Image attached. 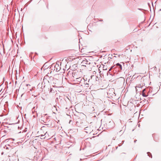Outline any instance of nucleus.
<instances>
[{
	"mask_svg": "<svg viewBox=\"0 0 161 161\" xmlns=\"http://www.w3.org/2000/svg\"><path fill=\"white\" fill-rule=\"evenodd\" d=\"M99 78L96 75H92L89 79L88 82L91 83L92 85H96L99 83Z\"/></svg>",
	"mask_w": 161,
	"mask_h": 161,
	"instance_id": "1",
	"label": "nucleus"
},
{
	"mask_svg": "<svg viewBox=\"0 0 161 161\" xmlns=\"http://www.w3.org/2000/svg\"><path fill=\"white\" fill-rule=\"evenodd\" d=\"M86 122H85L81 120H80L78 121H76V125L77 126L82 128L85 127L86 126Z\"/></svg>",
	"mask_w": 161,
	"mask_h": 161,
	"instance_id": "2",
	"label": "nucleus"
},
{
	"mask_svg": "<svg viewBox=\"0 0 161 161\" xmlns=\"http://www.w3.org/2000/svg\"><path fill=\"white\" fill-rule=\"evenodd\" d=\"M50 69L52 70L58 71L60 70V67L58 64H53L51 65Z\"/></svg>",
	"mask_w": 161,
	"mask_h": 161,
	"instance_id": "3",
	"label": "nucleus"
},
{
	"mask_svg": "<svg viewBox=\"0 0 161 161\" xmlns=\"http://www.w3.org/2000/svg\"><path fill=\"white\" fill-rule=\"evenodd\" d=\"M52 82L55 84V86L58 87L61 85L62 81L61 80L57 79L56 78H53Z\"/></svg>",
	"mask_w": 161,
	"mask_h": 161,
	"instance_id": "4",
	"label": "nucleus"
},
{
	"mask_svg": "<svg viewBox=\"0 0 161 161\" xmlns=\"http://www.w3.org/2000/svg\"><path fill=\"white\" fill-rule=\"evenodd\" d=\"M19 120H16L15 122L11 123V127L12 129L15 128V129L18 130L19 128V126L18 124Z\"/></svg>",
	"mask_w": 161,
	"mask_h": 161,
	"instance_id": "5",
	"label": "nucleus"
},
{
	"mask_svg": "<svg viewBox=\"0 0 161 161\" xmlns=\"http://www.w3.org/2000/svg\"><path fill=\"white\" fill-rule=\"evenodd\" d=\"M82 65L83 66H86L87 65H89L91 64V61L89 60H88L86 59H85V60H83V61L81 63Z\"/></svg>",
	"mask_w": 161,
	"mask_h": 161,
	"instance_id": "6",
	"label": "nucleus"
},
{
	"mask_svg": "<svg viewBox=\"0 0 161 161\" xmlns=\"http://www.w3.org/2000/svg\"><path fill=\"white\" fill-rule=\"evenodd\" d=\"M84 130H85V132L86 133L89 134H90L92 132V130L90 126L85 127Z\"/></svg>",
	"mask_w": 161,
	"mask_h": 161,
	"instance_id": "7",
	"label": "nucleus"
},
{
	"mask_svg": "<svg viewBox=\"0 0 161 161\" xmlns=\"http://www.w3.org/2000/svg\"><path fill=\"white\" fill-rule=\"evenodd\" d=\"M49 92L50 93H51L52 94H53L56 93V91L55 90L54 88H50V90Z\"/></svg>",
	"mask_w": 161,
	"mask_h": 161,
	"instance_id": "8",
	"label": "nucleus"
},
{
	"mask_svg": "<svg viewBox=\"0 0 161 161\" xmlns=\"http://www.w3.org/2000/svg\"><path fill=\"white\" fill-rule=\"evenodd\" d=\"M10 146H9V144H6L4 147V148L6 149H8L10 148Z\"/></svg>",
	"mask_w": 161,
	"mask_h": 161,
	"instance_id": "9",
	"label": "nucleus"
},
{
	"mask_svg": "<svg viewBox=\"0 0 161 161\" xmlns=\"http://www.w3.org/2000/svg\"><path fill=\"white\" fill-rule=\"evenodd\" d=\"M82 78L81 77H79L76 79V81L80 82L82 80Z\"/></svg>",
	"mask_w": 161,
	"mask_h": 161,
	"instance_id": "10",
	"label": "nucleus"
},
{
	"mask_svg": "<svg viewBox=\"0 0 161 161\" xmlns=\"http://www.w3.org/2000/svg\"><path fill=\"white\" fill-rule=\"evenodd\" d=\"M116 66L119 68H120V69H122V65L120 64H119V63H117L116 64Z\"/></svg>",
	"mask_w": 161,
	"mask_h": 161,
	"instance_id": "11",
	"label": "nucleus"
},
{
	"mask_svg": "<svg viewBox=\"0 0 161 161\" xmlns=\"http://www.w3.org/2000/svg\"><path fill=\"white\" fill-rule=\"evenodd\" d=\"M147 153V155L148 156H149L150 157H151V158H152V154L150 152H148Z\"/></svg>",
	"mask_w": 161,
	"mask_h": 161,
	"instance_id": "12",
	"label": "nucleus"
},
{
	"mask_svg": "<svg viewBox=\"0 0 161 161\" xmlns=\"http://www.w3.org/2000/svg\"><path fill=\"white\" fill-rule=\"evenodd\" d=\"M109 124L112 125H112V127H113L114 126V122L113 121H110L109 122Z\"/></svg>",
	"mask_w": 161,
	"mask_h": 161,
	"instance_id": "13",
	"label": "nucleus"
},
{
	"mask_svg": "<svg viewBox=\"0 0 161 161\" xmlns=\"http://www.w3.org/2000/svg\"><path fill=\"white\" fill-rule=\"evenodd\" d=\"M107 69V67L106 66H104L103 67V70H106Z\"/></svg>",
	"mask_w": 161,
	"mask_h": 161,
	"instance_id": "14",
	"label": "nucleus"
},
{
	"mask_svg": "<svg viewBox=\"0 0 161 161\" xmlns=\"http://www.w3.org/2000/svg\"><path fill=\"white\" fill-rule=\"evenodd\" d=\"M142 95L144 97H147V95H146L145 93H142Z\"/></svg>",
	"mask_w": 161,
	"mask_h": 161,
	"instance_id": "15",
	"label": "nucleus"
},
{
	"mask_svg": "<svg viewBox=\"0 0 161 161\" xmlns=\"http://www.w3.org/2000/svg\"><path fill=\"white\" fill-rule=\"evenodd\" d=\"M45 64H44V69H47V68H48V67H46L45 66Z\"/></svg>",
	"mask_w": 161,
	"mask_h": 161,
	"instance_id": "16",
	"label": "nucleus"
},
{
	"mask_svg": "<svg viewBox=\"0 0 161 161\" xmlns=\"http://www.w3.org/2000/svg\"><path fill=\"white\" fill-rule=\"evenodd\" d=\"M33 88H30V89H29V90H30V91H32V90H33ZM27 91H28V92H29V91H28V90H27Z\"/></svg>",
	"mask_w": 161,
	"mask_h": 161,
	"instance_id": "17",
	"label": "nucleus"
},
{
	"mask_svg": "<svg viewBox=\"0 0 161 161\" xmlns=\"http://www.w3.org/2000/svg\"><path fill=\"white\" fill-rule=\"evenodd\" d=\"M46 133H47V132L44 135H41V136L42 137V136H44L46 134Z\"/></svg>",
	"mask_w": 161,
	"mask_h": 161,
	"instance_id": "18",
	"label": "nucleus"
},
{
	"mask_svg": "<svg viewBox=\"0 0 161 161\" xmlns=\"http://www.w3.org/2000/svg\"><path fill=\"white\" fill-rule=\"evenodd\" d=\"M30 86V85L29 84H26V86L28 87V86Z\"/></svg>",
	"mask_w": 161,
	"mask_h": 161,
	"instance_id": "19",
	"label": "nucleus"
},
{
	"mask_svg": "<svg viewBox=\"0 0 161 161\" xmlns=\"http://www.w3.org/2000/svg\"><path fill=\"white\" fill-rule=\"evenodd\" d=\"M145 89H144V90H143V91H142V93L143 92L144 93V92L145 91Z\"/></svg>",
	"mask_w": 161,
	"mask_h": 161,
	"instance_id": "20",
	"label": "nucleus"
},
{
	"mask_svg": "<svg viewBox=\"0 0 161 161\" xmlns=\"http://www.w3.org/2000/svg\"><path fill=\"white\" fill-rule=\"evenodd\" d=\"M111 68H110L109 69V71H110V70H111Z\"/></svg>",
	"mask_w": 161,
	"mask_h": 161,
	"instance_id": "21",
	"label": "nucleus"
},
{
	"mask_svg": "<svg viewBox=\"0 0 161 161\" xmlns=\"http://www.w3.org/2000/svg\"><path fill=\"white\" fill-rule=\"evenodd\" d=\"M11 139H12L13 141L14 140V139H12V138H11Z\"/></svg>",
	"mask_w": 161,
	"mask_h": 161,
	"instance_id": "22",
	"label": "nucleus"
},
{
	"mask_svg": "<svg viewBox=\"0 0 161 161\" xmlns=\"http://www.w3.org/2000/svg\"><path fill=\"white\" fill-rule=\"evenodd\" d=\"M103 20H101V19H100V20H99V21H103Z\"/></svg>",
	"mask_w": 161,
	"mask_h": 161,
	"instance_id": "23",
	"label": "nucleus"
},
{
	"mask_svg": "<svg viewBox=\"0 0 161 161\" xmlns=\"http://www.w3.org/2000/svg\"><path fill=\"white\" fill-rule=\"evenodd\" d=\"M8 5H7V9H8V10L9 11V10H8Z\"/></svg>",
	"mask_w": 161,
	"mask_h": 161,
	"instance_id": "24",
	"label": "nucleus"
},
{
	"mask_svg": "<svg viewBox=\"0 0 161 161\" xmlns=\"http://www.w3.org/2000/svg\"><path fill=\"white\" fill-rule=\"evenodd\" d=\"M11 41L12 42H13V41H12V40H11Z\"/></svg>",
	"mask_w": 161,
	"mask_h": 161,
	"instance_id": "25",
	"label": "nucleus"
},
{
	"mask_svg": "<svg viewBox=\"0 0 161 161\" xmlns=\"http://www.w3.org/2000/svg\"><path fill=\"white\" fill-rule=\"evenodd\" d=\"M50 79H51V78H53L52 77H50Z\"/></svg>",
	"mask_w": 161,
	"mask_h": 161,
	"instance_id": "26",
	"label": "nucleus"
},
{
	"mask_svg": "<svg viewBox=\"0 0 161 161\" xmlns=\"http://www.w3.org/2000/svg\"><path fill=\"white\" fill-rule=\"evenodd\" d=\"M8 139H7L5 140L6 141H7L8 140Z\"/></svg>",
	"mask_w": 161,
	"mask_h": 161,
	"instance_id": "27",
	"label": "nucleus"
},
{
	"mask_svg": "<svg viewBox=\"0 0 161 161\" xmlns=\"http://www.w3.org/2000/svg\"><path fill=\"white\" fill-rule=\"evenodd\" d=\"M17 143H17V142H16V143H15V144H16V145Z\"/></svg>",
	"mask_w": 161,
	"mask_h": 161,
	"instance_id": "28",
	"label": "nucleus"
},
{
	"mask_svg": "<svg viewBox=\"0 0 161 161\" xmlns=\"http://www.w3.org/2000/svg\"><path fill=\"white\" fill-rule=\"evenodd\" d=\"M159 11H161V9H160Z\"/></svg>",
	"mask_w": 161,
	"mask_h": 161,
	"instance_id": "29",
	"label": "nucleus"
},
{
	"mask_svg": "<svg viewBox=\"0 0 161 161\" xmlns=\"http://www.w3.org/2000/svg\"><path fill=\"white\" fill-rule=\"evenodd\" d=\"M136 140H135V141H134V142H136Z\"/></svg>",
	"mask_w": 161,
	"mask_h": 161,
	"instance_id": "30",
	"label": "nucleus"
},
{
	"mask_svg": "<svg viewBox=\"0 0 161 161\" xmlns=\"http://www.w3.org/2000/svg\"><path fill=\"white\" fill-rule=\"evenodd\" d=\"M8 29H9V28H8Z\"/></svg>",
	"mask_w": 161,
	"mask_h": 161,
	"instance_id": "31",
	"label": "nucleus"
},
{
	"mask_svg": "<svg viewBox=\"0 0 161 161\" xmlns=\"http://www.w3.org/2000/svg\"><path fill=\"white\" fill-rule=\"evenodd\" d=\"M11 3H12V2H11V4H10L11 5Z\"/></svg>",
	"mask_w": 161,
	"mask_h": 161,
	"instance_id": "32",
	"label": "nucleus"
},
{
	"mask_svg": "<svg viewBox=\"0 0 161 161\" xmlns=\"http://www.w3.org/2000/svg\"><path fill=\"white\" fill-rule=\"evenodd\" d=\"M32 0H31V2L32 1Z\"/></svg>",
	"mask_w": 161,
	"mask_h": 161,
	"instance_id": "33",
	"label": "nucleus"
},
{
	"mask_svg": "<svg viewBox=\"0 0 161 161\" xmlns=\"http://www.w3.org/2000/svg\"><path fill=\"white\" fill-rule=\"evenodd\" d=\"M20 133V132H18V133Z\"/></svg>",
	"mask_w": 161,
	"mask_h": 161,
	"instance_id": "34",
	"label": "nucleus"
}]
</instances>
